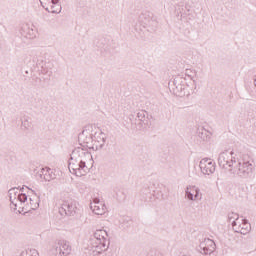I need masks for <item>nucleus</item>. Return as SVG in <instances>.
Listing matches in <instances>:
<instances>
[{
	"instance_id": "nucleus-22",
	"label": "nucleus",
	"mask_w": 256,
	"mask_h": 256,
	"mask_svg": "<svg viewBox=\"0 0 256 256\" xmlns=\"http://www.w3.org/2000/svg\"><path fill=\"white\" fill-rule=\"evenodd\" d=\"M29 207L30 209H39V197L29 198Z\"/></svg>"
},
{
	"instance_id": "nucleus-28",
	"label": "nucleus",
	"mask_w": 256,
	"mask_h": 256,
	"mask_svg": "<svg viewBox=\"0 0 256 256\" xmlns=\"http://www.w3.org/2000/svg\"><path fill=\"white\" fill-rule=\"evenodd\" d=\"M27 26L24 27V29L26 28Z\"/></svg>"
},
{
	"instance_id": "nucleus-2",
	"label": "nucleus",
	"mask_w": 256,
	"mask_h": 256,
	"mask_svg": "<svg viewBox=\"0 0 256 256\" xmlns=\"http://www.w3.org/2000/svg\"><path fill=\"white\" fill-rule=\"evenodd\" d=\"M253 169H255V167L253 166L251 156L240 152L234 169H231V174L247 179V177H251L253 175Z\"/></svg>"
},
{
	"instance_id": "nucleus-23",
	"label": "nucleus",
	"mask_w": 256,
	"mask_h": 256,
	"mask_svg": "<svg viewBox=\"0 0 256 256\" xmlns=\"http://www.w3.org/2000/svg\"><path fill=\"white\" fill-rule=\"evenodd\" d=\"M20 256H39V252L35 249H26L20 253Z\"/></svg>"
},
{
	"instance_id": "nucleus-27",
	"label": "nucleus",
	"mask_w": 256,
	"mask_h": 256,
	"mask_svg": "<svg viewBox=\"0 0 256 256\" xmlns=\"http://www.w3.org/2000/svg\"><path fill=\"white\" fill-rule=\"evenodd\" d=\"M191 193H192L193 195H195V191H191Z\"/></svg>"
},
{
	"instance_id": "nucleus-13",
	"label": "nucleus",
	"mask_w": 256,
	"mask_h": 256,
	"mask_svg": "<svg viewBox=\"0 0 256 256\" xmlns=\"http://www.w3.org/2000/svg\"><path fill=\"white\" fill-rule=\"evenodd\" d=\"M233 230L235 231V233L247 235V233L251 231V224L245 219H240L234 222Z\"/></svg>"
},
{
	"instance_id": "nucleus-18",
	"label": "nucleus",
	"mask_w": 256,
	"mask_h": 256,
	"mask_svg": "<svg viewBox=\"0 0 256 256\" xmlns=\"http://www.w3.org/2000/svg\"><path fill=\"white\" fill-rule=\"evenodd\" d=\"M40 177L44 179V181H53L55 179V173L51 168H42Z\"/></svg>"
},
{
	"instance_id": "nucleus-14",
	"label": "nucleus",
	"mask_w": 256,
	"mask_h": 256,
	"mask_svg": "<svg viewBox=\"0 0 256 256\" xmlns=\"http://www.w3.org/2000/svg\"><path fill=\"white\" fill-rule=\"evenodd\" d=\"M78 140L80 145L83 147H87L88 149H92L93 147V135L89 133V130L84 129L79 135Z\"/></svg>"
},
{
	"instance_id": "nucleus-10",
	"label": "nucleus",
	"mask_w": 256,
	"mask_h": 256,
	"mask_svg": "<svg viewBox=\"0 0 256 256\" xmlns=\"http://www.w3.org/2000/svg\"><path fill=\"white\" fill-rule=\"evenodd\" d=\"M185 196L189 201H201V199H203L201 190L195 185H189L186 187Z\"/></svg>"
},
{
	"instance_id": "nucleus-19",
	"label": "nucleus",
	"mask_w": 256,
	"mask_h": 256,
	"mask_svg": "<svg viewBox=\"0 0 256 256\" xmlns=\"http://www.w3.org/2000/svg\"><path fill=\"white\" fill-rule=\"evenodd\" d=\"M138 120L141 122L143 127H149V119L147 118V111L141 110L137 113Z\"/></svg>"
},
{
	"instance_id": "nucleus-1",
	"label": "nucleus",
	"mask_w": 256,
	"mask_h": 256,
	"mask_svg": "<svg viewBox=\"0 0 256 256\" xmlns=\"http://www.w3.org/2000/svg\"><path fill=\"white\" fill-rule=\"evenodd\" d=\"M89 161H93V156L90 152L83 147H77L70 155L68 169L72 175L83 177V175H86L87 171H89V167H87Z\"/></svg>"
},
{
	"instance_id": "nucleus-9",
	"label": "nucleus",
	"mask_w": 256,
	"mask_h": 256,
	"mask_svg": "<svg viewBox=\"0 0 256 256\" xmlns=\"http://www.w3.org/2000/svg\"><path fill=\"white\" fill-rule=\"evenodd\" d=\"M105 141H107V134L105 132L98 130L93 134L92 140V150L99 151V149H103L105 147Z\"/></svg>"
},
{
	"instance_id": "nucleus-20",
	"label": "nucleus",
	"mask_w": 256,
	"mask_h": 256,
	"mask_svg": "<svg viewBox=\"0 0 256 256\" xmlns=\"http://www.w3.org/2000/svg\"><path fill=\"white\" fill-rule=\"evenodd\" d=\"M211 135L213 134L207 131L205 128H201L198 130V137H200L202 141H209V139H211Z\"/></svg>"
},
{
	"instance_id": "nucleus-8",
	"label": "nucleus",
	"mask_w": 256,
	"mask_h": 256,
	"mask_svg": "<svg viewBox=\"0 0 256 256\" xmlns=\"http://www.w3.org/2000/svg\"><path fill=\"white\" fill-rule=\"evenodd\" d=\"M170 90L177 97H183L185 95V78L177 76L172 83H169Z\"/></svg>"
},
{
	"instance_id": "nucleus-26",
	"label": "nucleus",
	"mask_w": 256,
	"mask_h": 256,
	"mask_svg": "<svg viewBox=\"0 0 256 256\" xmlns=\"http://www.w3.org/2000/svg\"><path fill=\"white\" fill-rule=\"evenodd\" d=\"M30 39H33L35 37V35L33 34V29L30 30ZM32 33V34H31Z\"/></svg>"
},
{
	"instance_id": "nucleus-3",
	"label": "nucleus",
	"mask_w": 256,
	"mask_h": 256,
	"mask_svg": "<svg viewBox=\"0 0 256 256\" xmlns=\"http://www.w3.org/2000/svg\"><path fill=\"white\" fill-rule=\"evenodd\" d=\"M90 251L94 253V255H101L104 251L109 249L110 240L109 234L107 231L100 229L96 230L93 236L90 238Z\"/></svg>"
},
{
	"instance_id": "nucleus-24",
	"label": "nucleus",
	"mask_w": 256,
	"mask_h": 256,
	"mask_svg": "<svg viewBox=\"0 0 256 256\" xmlns=\"http://www.w3.org/2000/svg\"><path fill=\"white\" fill-rule=\"evenodd\" d=\"M185 75H186V77L191 79V81H193L194 85H197V82L195 81V77L197 76L196 71L187 69L186 72H185Z\"/></svg>"
},
{
	"instance_id": "nucleus-21",
	"label": "nucleus",
	"mask_w": 256,
	"mask_h": 256,
	"mask_svg": "<svg viewBox=\"0 0 256 256\" xmlns=\"http://www.w3.org/2000/svg\"><path fill=\"white\" fill-rule=\"evenodd\" d=\"M228 220L232 223V227H235V222L241 221V218H239V214L231 212L228 214Z\"/></svg>"
},
{
	"instance_id": "nucleus-17",
	"label": "nucleus",
	"mask_w": 256,
	"mask_h": 256,
	"mask_svg": "<svg viewBox=\"0 0 256 256\" xmlns=\"http://www.w3.org/2000/svg\"><path fill=\"white\" fill-rule=\"evenodd\" d=\"M138 20L142 25H151V21H153V13L150 11H144L139 15Z\"/></svg>"
},
{
	"instance_id": "nucleus-6",
	"label": "nucleus",
	"mask_w": 256,
	"mask_h": 256,
	"mask_svg": "<svg viewBox=\"0 0 256 256\" xmlns=\"http://www.w3.org/2000/svg\"><path fill=\"white\" fill-rule=\"evenodd\" d=\"M59 213L62 217H65V215L73 217L77 213V202L72 199L64 200L59 208Z\"/></svg>"
},
{
	"instance_id": "nucleus-7",
	"label": "nucleus",
	"mask_w": 256,
	"mask_h": 256,
	"mask_svg": "<svg viewBox=\"0 0 256 256\" xmlns=\"http://www.w3.org/2000/svg\"><path fill=\"white\" fill-rule=\"evenodd\" d=\"M54 256H68L71 255V244L67 240H59L55 243L52 250Z\"/></svg>"
},
{
	"instance_id": "nucleus-25",
	"label": "nucleus",
	"mask_w": 256,
	"mask_h": 256,
	"mask_svg": "<svg viewBox=\"0 0 256 256\" xmlns=\"http://www.w3.org/2000/svg\"><path fill=\"white\" fill-rule=\"evenodd\" d=\"M22 127H24V129H31V122H29V119H24L22 121Z\"/></svg>"
},
{
	"instance_id": "nucleus-11",
	"label": "nucleus",
	"mask_w": 256,
	"mask_h": 256,
	"mask_svg": "<svg viewBox=\"0 0 256 256\" xmlns=\"http://www.w3.org/2000/svg\"><path fill=\"white\" fill-rule=\"evenodd\" d=\"M40 3L48 13H61L59 0H40Z\"/></svg>"
},
{
	"instance_id": "nucleus-5",
	"label": "nucleus",
	"mask_w": 256,
	"mask_h": 256,
	"mask_svg": "<svg viewBox=\"0 0 256 256\" xmlns=\"http://www.w3.org/2000/svg\"><path fill=\"white\" fill-rule=\"evenodd\" d=\"M12 209H23L25 207V202L27 201V194L21 193V190L17 188H11L8 191Z\"/></svg>"
},
{
	"instance_id": "nucleus-16",
	"label": "nucleus",
	"mask_w": 256,
	"mask_h": 256,
	"mask_svg": "<svg viewBox=\"0 0 256 256\" xmlns=\"http://www.w3.org/2000/svg\"><path fill=\"white\" fill-rule=\"evenodd\" d=\"M90 209H92L95 215H105L107 207L101 203L99 198H94L93 202L90 204Z\"/></svg>"
},
{
	"instance_id": "nucleus-15",
	"label": "nucleus",
	"mask_w": 256,
	"mask_h": 256,
	"mask_svg": "<svg viewBox=\"0 0 256 256\" xmlns=\"http://www.w3.org/2000/svg\"><path fill=\"white\" fill-rule=\"evenodd\" d=\"M199 251L202 255H211L215 251V242L209 238L204 239L199 245Z\"/></svg>"
},
{
	"instance_id": "nucleus-4",
	"label": "nucleus",
	"mask_w": 256,
	"mask_h": 256,
	"mask_svg": "<svg viewBox=\"0 0 256 256\" xmlns=\"http://www.w3.org/2000/svg\"><path fill=\"white\" fill-rule=\"evenodd\" d=\"M239 153L241 152L235 153L233 151L229 152V150L221 152L218 157V165H220L222 169H226V171L231 173V169H234L235 165L237 164Z\"/></svg>"
},
{
	"instance_id": "nucleus-12",
	"label": "nucleus",
	"mask_w": 256,
	"mask_h": 256,
	"mask_svg": "<svg viewBox=\"0 0 256 256\" xmlns=\"http://www.w3.org/2000/svg\"><path fill=\"white\" fill-rule=\"evenodd\" d=\"M199 167L203 175H213L215 173V162L209 158H204L200 161Z\"/></svg>"
}]
</instances>
